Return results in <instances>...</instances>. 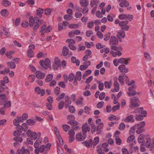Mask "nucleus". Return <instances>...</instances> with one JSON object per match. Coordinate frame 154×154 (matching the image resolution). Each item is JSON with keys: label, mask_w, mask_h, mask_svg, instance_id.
<instances>
[{"label": "nucleus", "mask_w": 154, "mask_h": 154, "mask_svg": "<svg viewBox=\"0 0 154 154\" xmlns=\"http://www.w3.org/2000/svg\"><path fill=\"white\" fill-rule=\"evenodd\" d=\"M69 137H74L75 132L73 129H71L68 133Z\"/></svg>", "instance_id": "54"}, {"label": "nucleus", "mask_w": 154, "mask_h": 154, "mask_svg": "<svg viewBox=\"0 0 154 154\" xmlns=\"http://www.w3.org/2000/svg\"><path fill=\"white\" fill-rule=\"evenodd\" d=\"M1 14L3 17H6L8 16V12L6 10H3L1 12Z\"/></svg>", "instance_id": "26"}, {"label": "nucleus", "mask_w": 154, "mask_h": 154, "mask_svg": "<svg viewBox=\"0 0 154 154\" xmlns=\"http://www.w3.org/2000/svg\"><path fill=\"white\" fill-rule=\"evenodd\" d=\"M2 4L4 6L8 7L11 4V2L8 0H3Z\"/></svg>", "instance_id": "21"}, {"label": "nucleus", "mask_w": 154, "mask_h": 154, "mask_svg": "<svg viewBox=\"0 0 154 154\" xmlns=\"http://www.w3.org/2000/svg\"><path fill=\"white\" fill-rule=\"evenodd\" d=\"M66 42L69 44L73 45L75 44V41L72 39H67L66 41Z\"/></svg>", "instance_id": "43"}, {"label": "nucleus", "mask_w": 154, "mask_h": 154, "mask_svg": "<svg viewBox=\"0 0 154 154\" xmlns=\"http://www.w3.org/2000/svg\"><path fill=\"white\" fill-rule=\"evenodd\" d=\"M53 77V75L51 74H49L48 75L46 79H45V81L46 82H50V81H51Z\"/></svg>", "instance_id": "37"}, {"label": "nucleus", "mask_w": 154, "mask_h": 154, "mask_svg": "<svg viewBox=\"0 0 154 154\" xmlns=\"http://www.w3.org/2000/svg\"><path fill=\"white\" fill-rule=\"evenodd\" d=\"M72 18L71 15H65L64 16V18L65 20H70Z\"/></svg>", "instance_id": "62"}, {"label": "nucleus", "mask_w": 154, "mask_h": 154, "mask_svg": "<svg viewBox=\"0 0 154 154\" xmlns=\"http://www.w3.org/2000/svg\"><path fill=\"white\" fill-rule=\"evenodd\" d=\"M103 123L101 122L97 126L96 129V131H98V132L97 133V134H99L101 133V130L103 128Z\"/></svg>", "instance_id": "19"}, {"label": "nucleus", "mask_w": 154, "mask_h": 154, "mask_svg": "<svg viewBox=\"0 0 154 154\" xmlns=\"http://www.w3.org/2000/svg\"><path fill=\"white\" fill-rule=\"evenodd\" d=\"M120 108V104H118L112 107V110L113 112H115L117 109H119Z\"/></svg>", "instance_id": "50"}, {"label": "nucleus", "mask_w": 154, "mask_h": 154, "mask_svg": "<svg viewBox=\"0 0 154 154\" xmlns=\"http://www.w3.org/2000/svg\"><path fill=\"white\" fill-rule=\"evenodd\" d=\"M98 82L99 83L98 87L100 91L102 90L104 87V84L102 83H100L99 81H98Z\"/></svg>", "instance_id": "56"}, {"label": "nucleus", "mask_w": 154, "mask_h": 154, "mask_svg": "<svg viewBox=\"0 0 154 154\" xmlns=\"http://www.w3.org/2000/svg\"><path fill=\"white\" fill-rule=\"evenodd\" d=\"M145 146L147 147H150L151 148L154 147V138L152 139L149 138L146 139Z\"/></svg>", "instance_id": "4"}, {"label": "nucleus", "mask_w": 154, "mask_h": 154, "mask_svg": "<svg viewBox=\"0 0 154 154\" xmlns=\"http://www.w3.org/2000/svg\"><path fill=\"white\" fill-rule=\"evenodd\" d=\"M64 104L63 101H62L60 102L58 105V108L59 109H61L63 108Z\"/></svg>", "instance_id": "53"}, {"label": "nucleus", "mask_w": 154, "mask_h": 154, "mask_svg": "<svg viewBox=\"0 0 154 154\" xmlns=\"http://www.w3.org/2000/svg\"><path fill=\"white\" fill-rule=\"evenodd\" d=\"M139 125H140V124H137L131 127L130 130V132L132 133H134V132L136 129L137 128V127H138V126Z\"/></svg>", "instance_id": "35"}, {"label": "nucleus", "mask_w": 154, "mask_h": 154, "mask_svg": "<svg viewBox=\"0 0 154 154\" xmlns=\"http://www.w3.org/2000/svg\"><path fill=\"white\" fill-rule=\"evenodd\" d=\"M92 140L90 139L88 141H85L82 143L84 144L87 148H89L90 146H91Z\"/></svg>", "instance_id": "24"}, {"label": "nucleus", "mask_w": 154, "mask_h": 154, "mask_svg": "<svg viewBox=\"0 0 154 154\" xmlns=\"http://www.w3.org/2000/svg\"><path fill=\"white\" fill-rule=\"evenodd\" d=\"M82 132L83 135H86L87 132H89L90 130V126L87 123L83 124L82 127Z\"/></svg>", "instance_id": "5"}, {"label": "nucleus", "mask_w": 154, "mask_h": 154, "mask_svg": "<svg viewBox=\"0 0 154 154\" xmlns=\"http://www.w3.org/2000/svg\"><path fill=\"white\" fill-rule=\"evenodd\" d=\"M140 102L138 98H136L134 97L131 99V104L132 106L134 107H137L139 106Z\"/></svg>", "instance_id": "7"}, {"label": "nucleus", "mask_w": 154, "mask_h": 154, "mask_svg": "<svg viewBox=\"0 0 154 154\" xmlns=\"http://www.w3.org/2000/svg\"><path fill=\"white\" fill-rule=\"evenodd\" d=\"M115 140L116 143L117 145H120L122 144V140L118 136L116 137Z\"/></svg>", "instance_id": "34"}, {"label": "nucleus", "mask_w": 154, "mask_h": 154, "mask_svg": "<svg viewBox=\"0 0 154 154\" xmlns=\"http://www.w3.org/2000/svg\"><path fill=\"white\" fill-rule=\"evenodd\" d=\"M118 40L117 38L115 36H111L110 38V42L112 43L113 45L117 44Z\"/></svg>", "instance_id": "17"}, {"label": "nucleus", "mask_w": 154, "mask_h": 154, "mask_svg": "<svg viewBox=\"0 0 154 154\" xmlns=\"http://www.w3.org/2000/svg\"><path fill=\"white\" fill-rule=\"evenodd\" d=\"M129 59L128 58L126 60L125 58H122L118 60V62L121 63H125L126 65L128 64V60Z\"/></svg>", "instance_id": "15"}, {"label": "nucleus", "mask_w": 154, "mask_h": 154, "mask_svg": "<svg viewBox=\"0 0 154 154\" xmlns=\"http://www.w3.org/2000/svg\"><path fill=\"white\" fill-rule=\"evenodd\" d=\"M91 126V131L92 133H94V132L96 131V126L94 124H93L92 126Z\"/></svg>", "instance_id": "64"}, {"label": "nucleus", "mask_w": 154, "mask_h": 154, "mask_svg": "<svg viewBox=\"0 0 154 154\" xmlns=\"http://www.w3.org/2000/svg\"><path fill=\"white\" fill-rule=\"evenodd\" d=\"M52 10L50 8L46 9L45 11V14L46 15H50Z\"/></svg>", "instance_id": "45"}, {"label": "nucleus", "mask_w": 154, "mask_h": 154, "mask_svg": "<svg viewBox=\"0 0 154 154\" xmlns=\"http://www.w3.org/2000/svg\"><path fill=\"white\" fill-rule=\"evenodd\" d=\"M75 77L74 74L73 73H71L69 75L68 80L70 82L72 81L73 79L75 78Z\"/></svg>", "instance_id": "44"}, {"label": "nucleus", "mask_w": 154, "mask_h": 154, "mask_svg": "<svg viewBox=\"0 0 154 154\" xmlns=\"http://www.w3.org/2000/svg\"><path fill=\"white\" fill-rule=\"evenodd\" d=\"M127 15H125L124 14L119 15V18L120 19L123 20L126 18Z\"/></svg>", "instance_id": "57"}, {"label": "nucleus", "mask_w": 154, "mask_h": 154, "mask_svg": "<svg viewBox=\"0 0 154 154\" xmlns=\"http://www.w3.org/2000/svg\"><path fill=\"white\" fill-rule=\"evenodd\" d=\"M105 96V94L104 92L101 93L100 95L99 98L101 100H103Z\"/></svg>", "instance_id": "60"}, {"label": "nucleus", "mask_w": 154, "mask_h": 154, "mask_svg": "<svg viewBox=\"0 0 154 154\" xmlns=\"http://www.w3.org/2000/svg\"><path fill=\"white\" fill-rule=\"evenodd\" d=\"M75 78H76V79H77L79 81L81 80L82 78V74L80 72L78 71L76 73V76Z\"/></svg>", "instance_id": "30"}, {"label": "nucleus", "mask_w": 154, "mask_h": 154, "mask_svg": "<svg viewBox=\"0 0 154 154\" xmlns=\"http://www.w3.org/2000/svg\"><path fill=\"white\" fill-rule=\"evenodd\" d=\"M22 149L23 150L24 154H29L30 152L29 151L28 149L25 148V147L24 146L22 147Z\"/></svg>", "instance_id": "59"}, {"label": "nucleus", "mask_w": 154, "mask_h": 154, "mask_svg": "<svg viewBox=\"0 0 154 154\" xmlns=\"http://www.w3.org/2000/svg\"><path fill=\"white\" fill-rule=\"evenodd\" d=\"M36 77L38 79H43L45 77V74L40 71H37L35 73Z\"/></svg>", "instance_id": "12"}, {"label": "nucleus", "mask_w": 154, "mask_h": 154, "mask_svg": "<svg viewBox=\"0 0 154 154\" xmlns=\"http://www.w3.org/2000/svg\"><path fill=\"white\" fill-rule=\"evenodd\" d=\"M119 4V6L122 7H127L129 5V2L126 0H124Z\"/></svg>", "instance_id": "16"}, {"label": "nucleus", "mask_w": 154, "mask_h": 154, "mask_svg": "<svg viewBox=\"0 0 154 154\" xmlns=\"http://www.w3.org/2000/svg\"><path fill=\"white\" fill-rule=\"evenodd\" d=\"M139 124L140 125L137 127V129L136 131V132L138 134H140L143 131V128L145 125V123L144 122H140Z\"/></svg>", "instance_id": "9"}, {"label": "nucleus", "mask_w": 154, "mask_h": 154, "mask_svg": "<svg viewBox=\"0 0 154 154\" xmlns=\"http://www.w3.org/2000/svg\"><path fill=\"white\" fill-rule=\"evenodd\" d=\"M114 89L115 91L118 92L119 90V84L118 82L117 81H115L114 82Z\"/></svg>", "instance_id": "25"}, {"label": "nucleus", "mask_w": 154, "mask_h": 154, "mask_svg": "<svg viewBox=\"0 0 154 154\" xmlns=\"http://www.w3.org/2000/svg\"><path fill=\"white\" fill-rule=\"evenodd\" d=\"M110 35L109 33H106L104 35V40L106 41H107L109 39V38L110 37Z\"/></svg>", "instance_id": "58"}, {"label": "nucleus", "mask_w": 154, "mask_h": 154, "mask_svg": "<svg viewBox=\"0 0 154 154\" xmlns=\"http://www.w3.org/2000/svg\"><path fill=\"white\" fill-rule=\"evenodd\" d=\"M104 104V102L103 101L101 102L98 103L97 105V107L99 108H100L102 107L103 105Z\"/></svg>", "instance_id": "61"}, {"label": "nucleus", "mask_w": 154, "mask_h": 154, "mask_svg": "<svg viewBox=\"0 0 154 154\" xmlns=\"http://www.w3.org/2000/svg\"><path fill=\"white\" fill-rule=\"evenodd\" d=\"M99 141V137H97L94 140L93 142L92 143V145H93L94 146H95L97 144V143H98Z\"/></svg>", "instance_id": "32"}, {"label": "nucleus", "mask_w": 154, "mask_h": 154, "mask_svg": "<svg viewBox=\"0 0 154 154\" xmlns=\"http://www.w3.org/2000/svg\"><path fill=\"white\" fill-rule=\"evenodd\" d=\"M28 126L26 124L24 123H23L22 126L19 125L17 127L16 129L17 130L18 132L20 133H21L23 131H24L25 132L28 129Z\"/></svg>", "instance_id": "3"}, {"label": "nucleus", "mask_w": 154, "mask_h": 154, "mask_svg": "<svg viewBox=\"0 0 154 154\" xmlns=\"http://www.w3.org/2000/svg\"><path fill=\"white\" fill-rule=\"evenodd\" d=\"M63 130L66 132L69 131L70 129V127L67 125H63Z\"/></svg>", "instance_id": "38"}, {"label": "nucleus", "mask_w": 154, "mask_h": 154, "mask_svg": "<svg viewBox=\"0 0 154 154\" xmlns=\"http://www.w3.org/2000/svg\"><path fill=\"white\" fill-rule=\"evenodd\" d=\"M61 66L60 62L58 57H56L54 59V63L53 65V69L54 70L57 69L58 67Z\"/></svg>", "instance_id": "6"}, {"label": "nucleus", "mask_w": 154, "mask_h": 154, "mask_svg": "<svg viewBox=\"0 0 154 154\" xmlns=\"http://www.w3.org/2000/svg\"><path fill=\"white\" fill-rule=\"evenodd\" d=\"M54 130L57 137L58 138V139L60 138L61 137L58 131H57V129L56 127H54Z\"/></svg>", "instance_id": "42"}, {"label": "nucleus", "mask_w": 154, "mask_h": 154, "mask_svg": "<svg viewBox=\"0 0 154 154\" xmlns=\"http://www.w3.org/2000/svg\"><path fill=\"white\" fill-rule=\"evenodd\" d=\"M99 0H93L91 2L90 5L91 7H93L94 5L97 6L99 3Z\"/></svg>", "instance_id": "23"}, {"label": "nucleus", "mask_w": 154, "mask_h": 154, "mask_svg": "<svg viewBox=\"0 0 154 154\" xmlns=\"http://www.w3.org/2000/svg\"><path fill=\"white\" fill-rule=\"evenodd\" d=\"M77 10L81 12L84 14H87L88 12V6L80 7L78 8Z\"/></svg>", "instance_id": "10"}, {"label": "nucleus", "mask_w": 154, "mask_h": 154, "mask_svg": "<svg viewBox=\"0 0 154 154\" xmlns=\"http://www.w3.org/2000/svg\"><path fill=\"white\" fill-rule=\"evenodd\" d=\"M134 117L132 115H131L130 116H128L125 119V122H130L131 121V122H134V120L133 119Z\"/></svg>", "instance_id": "18"}, {"label": "nucleus", "mask_w": 154, "mask_h": 154, "mask_svg": "<svg viewBox=\"0 0 154 154\" xmlns=\"http://www.w3.org/2000/svg\"><path fill=\"white\" fill-rule=\"evenodd\" d=\"M119 69L121 71V72L126 73L128 71V68H126L125 65L123 64L120 65L119 67Z\"/></svg>", "instance_id": "13"}, {"label": "nucleus", "mask_w": 154, "mask_h": 154, "mask_svg": "<svg viewBox=\"0 0 154 154\" xmlns=\"http://www.w3.org/2000/svg\"><path fill=\"white\" fill-rule=\"evenodd\" d=\"M29 24L30 26H34L33 30L35 31L38 28L39 24L37 22L39 21V19L38 17H35L33 18L32 16H31L29 18Z\"/></svg>", "instance_id": "1"}, {"label": "nucleus", "mask_w": 154, "mask_h": 154, "mask_svg": "<svg viewBox=\"0 0 154 154\" xmlns=\"http://www.w3.org/2000/svg\"><path fill=\"white\" fill-rule=\"evenodd\" d=\"M67 123L70 124L73 127V128L74 130H76L79 128V126H78L79 123L75 121L74 120H71L70 121L67 122Z\"/></svg>", "instance_id": "8"}, {"label": "nucleus", "mask_w": 154, "mask_h": 154, "mask_svg": "<svg viewBox=\"0 0 154 154\" xmlns=\"http://www.w3.org/2000/svg\"><path fill=\"white\" fill-rule=\"evenodd\" d=\"M71 60L72 62L76 63L77 66H79L80 61L79 60H77L75 57H73L71 58Z\"/></svg>", "instance_id": "28"}, {"label": "nucleus", "mask_w": 154, "mask_h": 154, "mask_svg": "<svg viewBox=\"0 0 154 154\" xmlns=\"http://www.w3.org/2000/svg\"><path fill=\"white\" fill-rule=\"evenodd\" d=\"M43 63V60H41L40 61L39 63L40 64V65L44 68L45 69H48V67L49 65L47 64V63Z\"/></svg>", "instance_id": "29"}, {"label": "nucleus", "mask_w": 154, "mask_h": 154, "mask_svg": "<svg viewBox=\"0 0 154 154\" xmlns=\"http://www.w3.org/2000/svg\"><path fill=\"white\" fill-rule=\"evenodd\" d=\"M86 135H83L82 136L81 133H78L76 135V139L78 141H82L86 138Z\"/></svg>", "instance_id": "11"}, {"label": "nucleus", "mask_w": 154, "mask_h": 154, "mask_svg": "<svg viewBox=\"0 0 154 154\" xmlns=\"http://www.w3.org/2000/svg\"><path fill=\"white\" fill-rule=\"evenodd\" d=\"M83 98L81 97L79 98L76 101V103L77 104H81L82 103Z\"/></svg>", "instance_id": "63"}, {"label": "nucleus", "mask_w": 154, "mask_h": 154, "mask_svg": "<svg viewBox=\"0 0 154 154\" xmlns=\"http://www.w3.org/2000/svg\"><path fill=\"white\" fill-rule=\"evenodd\" d=\"M26 122L28 125L31 126L34 125L35 123V122L33 120L31 119H28L27 120Z\"/></svg>", "instance_id": "39"}, {"label": "nucleus", "mask_w": 154, "mask_h": 154, "mask_svg": "<svg viewBox=\"0 0 154 154\" xmlns=\"http://www.w3.org/2000/svg\"><path fill=\"white\" fill-rule=\"evenodd\" d=\"M124 78L122 75H119V82L122 84V85H123L124 84Z\"/></svg>", "instance_id": "49"}, {"label": "nucleus", "mask_w": 154, "mask_h": 154, "mask_svg": "<svg viewBox=\"0 0 154 154\" xmlns=\"http://www.w3.org/2000/svg\"><path fill=\"white\" fill-rule=\"evenodd\" d=\"M125 126L124 123H121L119 126V129L121 130H123L125 128Z\"/></svg>", "instance_id": "46"}, {"label": "nucleus", "mask_w": 154, "mask_h": 154, "mask_svg": "<svg viewBox=\"0 0 154 154\" xmlns=\"http://www.w3.org/2000/svg\"><path fill=\"white\" fill-rule=\"evenodd\" d=\"M51 146V144L50 143H48L45 146L42 145L39 148L40 152L43 154H47L48 151L50 149Z\"/></svg>", "instance_id": "2"}, {"label": "nucleus", "mask_w": 154, "mask_h": 154, "mask_svg": "<svg viewBox=\"0 0 154 154\" xmlns=\"http://www.w3.org/2000/svg\"><path fill=\"white\" fill-rule=\"evenodd\" d=\"M128 23V21H122L119 23V25L120 26H123L126 25Z\"/></svg>", "instance_id": "48"}, {"label": "nucleus", "mask_w": 154, "mask_h": 154, "mask_svg": "<svg viewBox=\"0 0 154 154\" xmlns=\"http://www.w3.org/2000/svg\"><path fill=\"white\" fill-rule=\"evenodd\" d=\"M125 36V33L124 32H121L118 33L117 36L119 38H124Z\"/></svg>", "instance_id": "31"}, {"label": "nucleus", "mask_w": 154, "mask_h": 154, "mask_svg": "<svg viewBox=\"0 0 154 154\" xmlns=\"http://www.w3.org/2000/svg\"><path fill=\"white\" fill-rule=\"evenodd\" d=\"M81 7H85L88 6V2L86 0H80V1Z\"/></svg>", "instance_id": "22"}, {"label": "nucleus", "mask_w": 154, "mask_h": 154, "mask_svg": "<svg viewBox=\"0 0 154 154\" xmlns=\"http://www.w3.org/2000/svg\"><path fill=\"white\" fill-rule=\"evenodd\" d=\"M104 85L106 88H110L111 87V85H110L109 82L108 81H106L105 82Z\"/></svg>", "instance_id": "51"}, {"label": "nucleus", "mask_w": 154, "mask_h": 154, "mask_svg": "<svg viewBox=\"0 0 154 154\" xmlns=\"http://www.w3.org/2000/svg\"><path fill=\"white\" fill-rule=\"evenodd\" d=\"M8 67L11 69H13L15 67L16 65L13 62H9L8 63Z\"/></svg>", "instance_id": "33"}, {"label": "nucleus", "mask_w": 154, "mask_h": 154, "mask_svg": "<svg viewBox=\"0 0 154 154\" xmlns=\"http://www.w3.org/2000/svg\"><path fill=\"white\" fill-rule=\"evenodd\" d=\"M82 13L79 12H76L75 14V17L76 18H80L82 17Z\"/></svg>", "instance_id": "55"}, {"label": "nucleus", "mask_w": 154, "mask_h": 154, "mask_svg": "<svg viewBox=\"0 0 154 154\" xmlns=\"http://www.w3.org/2000/svg\"><path fill=\"white\" fill-rule=\"evenodd\" d=\"M69 49L68 48L66 47H64L62 50V54L63 56H66L68 54Z\"/></svg>", "instance_id": "20"}, {"label": "nucleus", "mask_w": 154, "mask_h": 154, "mask_svg": "<svg viewBox=\"0 0 154 154\" xmlns=\"http://www.w3.org/2000/svg\"><path fill=\"white\" fill-rule=\"evenodd\" d=\"M136 119L137 120L141 121L143 119V117L141 115H137L136 117Z\"/></svg>", "instance_id": "52"}, {"label": "nucleus", "mask_w": 154, "mask_h": 154, "mask_svg": "<svg viewBox=\"0 0 154 154\" xmlns=\"http://www.w3.org/2000/svg\"><path fill=\"white\" fill-rule=\"evenodd\" d=\"M37 15L41 17L42 15V14L43 13L44 10L43 9L39 8L37 10Z\"/></svg>", "instance_id": "27"}, {"label": "nucleus", "mask_w": 154, "mask_h": 154, "mask_svg": "<svg viewBox=\"0 0 154 154\" xmlns=\"http://www.w3.org/2000/svg\"><path fill=\"white\" fill-rule=\"evenodd\" d=\"M27 54L28 56L30 58H31L33 56L34 53L32 49L29 50L28 51Z\"/></svg>", "instance_id": "36"}, {"label": "nucleus", "mask_w": 154, "mask_h": 154, "mask_svg": "<svg viewBox=\"0 0 154 154\" xmlns=\"http://www.w3.org/2000/svg\"><path fill=\"white\" fill-rule=\"evenodd\" d=\"M30 137L32 139L35 140L37 138V134L35 132H32Z\"/></svg>", "instance_id": "47"}, {"label": "nucleus", "mask_w": 154, "mask_h": 154, "mask_svg": "<svg viewBox=\"0 0 154 154\" xmlns=\"http://www.w3.org/2000/svg\"><path fill=\"white\" fill-rule=\"evenodd\" d=\"M60 91V88L59 87H56L54 90V91L55 94L56 95H58L59 94Z\"/></svg>", "instance_id": "40"}, {"label": "nucleus", "mask_w": 154, "mask_h": 154, "mask_svg": "<svg viewBox=\"0 0 154 154\" xmlns=\"http://www.w3.org/2000/svg\"><path fill=\"white\" fill-rule=\"evenodd\" d=\"M135 138V136L134 135H131L128 138L127 141L128 142H130L132 141Z\"/></svg>", "instance_id": "41"}, {"label": "nucleus", "mask_w": 154, "mask_h": 154, "mask_svg": "<svg viewBox=\"0 0 154 154\" xmlns=\"http://www.w3.org/2000/svg\"><path fill=\"white\" fill-rule=\"evenodd\" d=\"M134 86L130 87L128 88V90L130 92L128 93V95L130 96H133L136 95L137 94V92L136 91H134V92L131 91L134 90Z\"/></svg>", "instance_id": "14"}]
</instances>
